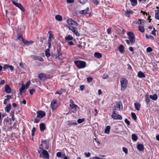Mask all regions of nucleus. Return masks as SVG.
Here are the masks:
<instances>
[{
	"label": "nucleus",
	"instance_id": "1",
	"mask_svg": "<svg viewBox=\"0 0 159 159\" xmlns=\"http://www.w3.org/2000/svg\"><path fill=\"white\" fill-rule=\"evenodd\" d=\"M67 22L68 25L67 27L69 30L76 28L79 25L77 22L73 20L71 18L68 19Z\"/></svg>",
	"mask_w": 159,
	"mask_h": 159
},
{
	"label": "nucleus",
	"instance_id": "2",
	"mask_svg": "<svg viewBox=\"0 0 159 159\" xmlns=\"http://www.w3.org/2000/svg\"><path fill=\"white\" fill-rule=\"evenodd\" d=\"M38 153L39 154V157L43 159H49V155L46 150H38Z\"/></svg>",
	"mask_w": 159,
	"mask_h": 159
},
{
	"label": "nucleus",
	"instance_id": "3",
	"mask_svg": "<svg viewBox=\"0 0 159 159\" xmlns=\"http://www.w3.org/2000/svg\"><path fill=\"white\" fill-rule=\"evenodd\" d=\"M121 83V90L123 91L126 89L127 85V80L124 78H121L120 80Z\"/></svg>",
	"mask_w": 159,
	"mask_h": 159
},
{
	"label": "nucleus",
	"instance_id": "4",
	"mask_svg": "<svg viewBox=\"0 0 159 159\" xmlns=\"http://www.w3.org/2000/svg\"><path fill=\"white\" fill-rule=\"evenodd\" d=\"M74 63L77 67L79 68H84L86 66V63L84 61H76Z\"/></svg>",
	"mask_w": 159,
	"mask_h": 159
},
{
	"label": "nucleus",
	"instance_id": "5",
	"mask_svg": "<svg viewBox=\"0 0 159 159\" xmlns=\"http://www.w3.org/2000/svg\"><path fill=\"white\" fill-rule=\"evenodd\" d=\"M128 35L130 43H134L135 42V40L134 33L131 32H128Z\"/></svg>",
	"mask_w": 159,
	"mask_h": 159
},
{
	"label": "nucleus",
	"instance_id": "6",
	"mask_svg": "<svg viewBox=\"0 0 159 159\" xmlns=\"http://www.w3.org/2000/svg\"><path fill=\"white\" fill-rule=\"evenodd\" d=\"M111 117L114 119L121 120L122 119V117L120 115H117L115 111H113L112 114L111 116Z\"/></svg>",
	"mask_w": 159,
	"mask_h": 159
},
{
	"label": "nucleus",
	"instance_id": "7",
	"mask_svg": "<svg viewBox=\"0 0 159 159\" xmlns=\"http://www.w3.org/2000/svg\"><path fill=\"white\" fill-rule=\"evenodd\" d=\"M42 143L40 144V145L39 146V149L38 150H44V149H43V144H45L46 145V147L45 148V149H48L49 147L48 146H47V143L46 140H43L41 141Z\"/></svg>",
	"mask_w": 159,
	"mask_h": 159
},
{
	"label": "nucleus",
	"instance_id": "8",
	"mask_svg": "<svg viewBox=\"0 0 159 159\" xmlns=\"http://www.w3.org/2000/svg\"><path fill=\"white\" fill-rule=\"evenodd\" d=\"M37 117L41 118L45 116V112L44 111H38L37 112Z\"/></svg>",
	"mask_w": 159,
	"mask_h": 159
},
{
	"label": "nucleus",
	"instance_id": "9",
	"mask_svg": "<svg viewBox=\"0 0 159 159\" xmlns=\"http://www.w3.org/2000/svg\"><path fill=\"white\" fill-rule=\"evenodd\" d=\"M23 43L25 45L27 46H29L30 45L34 43V41H28L26 40L25 39L24 40V42H23Z\"/></svg>",
	"mask_w": 159,
	"mask_h": 159
},
{
	"label": "nucleus",
	"instance_id": "10",
	"mask_svg": "<svg viewBox=\"0 0 159 159\" xmlns=\"http://www.w3.org/2000/svg\"><path fill=\"white\" fill-rule=\"evenodd\" d=\"M77 27L70 30L75 34L77 36L80 35V34L77 30Z\"/></svg>",
	"mask_w": 159,
	"mask_h": 159
},
{
	"label": "nucleus",
	"instance_id": "11",
	"mask_svg": "<svg viewBox=\"0 0 159 159\" xmlns=\"http://www.w3.org/2000/svg\"><path fill=\"white\" fill-rule=\"evenodd\" d=\"M138 149L139 151H142L144 149L143 145L142 144H139L137 146Z\"/></svg>",
	"mask_w": 159,
	"mask_h": 159
},
{
	"label": "nucleus",
	"instance_id": "12",
	"mask_svg": "<svg viewBox=\"0 0 159 159\" xmlns=\"http://www.w3.org/2000/svg\"><path fill=\"white\" fill-rule=\"evenodd\" d=\"M67 125H76L77 123L76 122H73L72 121L68 120L66 122Z\"/></svg>",
	"mask_w": 159,
	"mask_h": 159
},
{
	"label": "nucleus",
	"instance_id": "13",
	"mask_svg": "<svg viewBox=\"0 0 159 159\" xmlns=\"http://www.w3.org/2000/svg\"><path fill=\"white\" fill-rule=\"evenodd\" d=\"M134 106L135 109L137 111H139L141 107V104L137 102L134 103Z\"/></svg>",
	"mask_w": 159,
	"mask_h": 159
},
{
	"label": "nucleus",
	"instance_id": "14",
	"mask_svg": "<svg viewBox=\"0 0 159 159\" xmlns=\"http://www.w3.org/2000/svg\"><path fill=\"white\" fill-rule=\"evenodd\" d=\"M39 77L41 80H44L46 79V76L43 74H39Z\"/></svg>",
	"mask_w": 159,
	"mask_h": 159
},
{
	"label": "nucleus",
	"instance_id": "15",
	"mask_svg": "<svg viewBox=\"0 0 159 159\" xmlns=\"http://www.w3.org/2000/svg\"><path fill=\"white\" fill-rule=\"evenodd\" d=\"M89 7H87L86 10H83L80 11L79 13L80 14H87L88 12H89Z\"/></svg>",
	"mask_w": 159,
	"mask_h": 159
},
{
	"label": "nucleus",
	"instance_id": "16",
	"mask_svg": "<svg viewBox=\"0 0 159 159\" xmlns=\"http://www.w3.org/2000/svg\"><path fill=\"white\" fill-rule=\"evenodd\" d=\"M40 130L41 131H43L45 130L46 126L45 124L43 123L40 124L39 125Z\"/></svg>",
	"mask_w": 159,
	"mask_h": 159
},
{
	"label": "nucleus",
	"instance_id": "17",
	"mask_svg": "<svg viewBox=\"0 0 159 159\" xmlns=\"http://www.w3.org/2000/svg\"><path fill=\"white\" fill-rule=\"evenodd\" d=\"M133 12V11L131 10H130L128 11L127 10L126 11H125V15L127 17H129L130 14H132Z\"/></svg>",
	"mask_w": 159,
	"mask_h": 159
},
{
	"label": "nucleus",
	"instance_id": "18",
	"mask_svg": "<svg viewBox=\"0 0 159 159\" xmlns=\"http://www.w3.org/2000/svg\"><path fill=\"white\" fill-rule=\"evenodd\" d=\"M94 56L95 57L99 59L102 57V54L98 52H95L94 54Z\"/></svg>",
	"mask_w": 159,
	"mask_h": 159
},
{
	"label": "nucleus",
	"instance_id": "19",
	"mask_svg": "<svg viewBox=\"0 0 159 159\" xmlns=\"http://www.w3.org/2000/svg\"><path fill=\"white\" fill-rule=\"evenodd\" d=\"M56 103V100H53L51 102L50 107L52 109H55L54 105Z\"/></svg>",
	"mask_w": 159,
	"mask_h": 159
},
{
	"label": "nucleus",
	"instance_id": "20",
	"mask_svg": "<svg viewBox=\"0 0 159 159\" xmlns=\"http://www.w3.org/2000/svg\"><path fill=\"white\" fill-rule=\"evenodd\" d=\"M124 46L122 45H120L118 47V49L120 52L123 53L124 51Z\"/></svg>",
	"mask_w": 159,
	"mask_h": 159
},
{
	"label": "nucleus",
	"instance_id": "21",
	"mask_svg": "<svg viewBox=\"0 0 159 159\" xmlns=\"http://www.w3.org/2000/svg\"><path fill=\"white\" fill-rule=\"evenodd\" d=\"M149 98L153 100H156L157 98V96L156 94H154L153 95H150Z\"/></svg>",
	"mask_w": 159,
	"mask_h": 159
},
{
	"label": "nucleus",
	"instance_id": "22",
	"mask_svg": "<svg viewBox=\"0 0 159 159\" xmlns=\"http://www.w3.org/2000/svg\"><path fill=\"white\" fill-rule=\"evenodd\" d=\"M5 91L7 93H9L11 92V89L8 85H7L6 86Z\"/></svg>",
	"mask_w": 159,
	"mask_h": 159
},
{
	"label": "nucleus",
	"instance_id": "23",
	"mask_svg": "<svg viewBox=\"0 0 159 159\" xmlns=\"http://www.w3.org/2000/svg\"><path fill=\"white\" fill-rule=\"evenodd\" d=\"M138 75L139 77L140 78H144L145 76V75L141 71H140L138 72Z\"/></svg>",
	"mask_w": 159,
	"mask_h": 159
},
{
	"label": "nucleus",
	"instance_id": "24",
	"mask_svg": "<svg viewBox=\"0 0 159 159\" xmlns=\"http://www.w3.org/2000/svg\"><path fill=\"white\" fill-rule=\"evenodd\" d=\"M11 106L10 104H8L5 108L6 111L9 112L11 109Z\"/></svg>",
	"mask_w": 159,
	"mask_h": 159
},
{
	"label": "nucleus",
	"instance_id": "25",
	"mask_svg": "<svg viewBox=\"0 0 159 159\" xmlns=\"http://www.w3.org/2000/svg\"><path fill=\"white\" fill-rule=\"evenodd\" d=\"M25 89V86L24 84H22L21 86V88L20 89V94H21L24 90Z\"/></svg>",
	"mask_w": 159,
	"mask_h": 159
},
{
	"label": "nucleus",
	"instance_id": "26",
	"mask_svg": "<svg viewBox=\"0 0 159 159\" xmlns=\"http://www.w3.org/2000/svg\"><path fill=\"white\" fill-rule=\"evenodd\" d=\"M56 19L59 21H61L62 20V17L60 15H57L55 16Z\"/></svg>",
	"mask_w": 159,
	"mask_h": 159
},
{
	"label": "nucleus",
	"instance_id": "27",
	"mask_svg": "<svg viewBox=\"0 0 159 159\" xmlns=\"http://www.w3.org/2000/svg\"><path fill=\"white\" fill-rule=\"evenodd\" d=\"M110 129V127L109 125H107L105 129V133L107 134H109Z\"/></svg>",
	"mask_w": 159,
	"mask_h": 159
},
{
	"label": "nucleus",
	"instance_id": "28",
	"mask_svg": "<svg viewBox=\"0 0 159 159\" xmlns=\"http://www.w3.org/2000/svg\"><path fill=\"white\" fill-rule=\"evenodd\" d=\"M132 139L134 141H136L138 139L137 136L134 134H133L131 136Z\"/></svg>",
	"mask_w": 159,
	"mask_h": 159
},
{
	"label": "nucleus",
	"instance_id": "29",
	"mask_svg": "<svg viewBox=\"0 0 159 159\" xmlns=\"http://www.w3.org/2000/svg\"><path fill=\"white\" fill-rule=\"evenodd\" d=\"M4 121L6 122L7 125H11V123L10 122L11 121V119H8V118L7 119L5 118L4 119Z\"/></svg>",
	"mask_w": 159,
	"mask_h": 159
},
{
	"label": "nucleus",
	"instance_id": "30",
	"mask_svg": "<svg viewBox=\"0 0 159 159\" xmlns=\"http://www.w3.org/2000/svg\"><path fill=\"white\" fill-rule=\"evenodd\" d=\"M35 60H38L41 61H43V59L41 57H39L37 56H33Z\"/></svg>",
	"mask_w": 159,
	"mask_h": 159
},
{
	"label": "nucleus",
	"instance_id": "31",
	"mask_svg": "<svg viewBox=\"0 0 159 159\" xmlns=\"http://www.w3.org/2000/svg\"><path fill=\"white\" fill-rule=\"evenodd\" d=\"M70 107L71 109L75 108L76 109L77 108H79L78 106L74 103L70 104Z\"/></svg>",
	"mask_w": 159,
	"mask_h": 159
},
{
	"label": "nucleus",
	"instance_id": "32",
	"mask_svg": "<svg viewBox=\"0 0 159 159\" xmlns=\"http://www.w3.org/2000/svg\"><path fill=\"white\" fill-rule=\"evenodd\" d=\"M65 39L66 40H71L73 39V37L70 35H67L65 37Z\"/></svg>",
	"mask_w": 159,
	"mask_h": 159
},
{
	"label": "nucleus",
	"instance_id": "33",
	"mask_svg": "<svg viewBox=\"0 0 159 159\" xmlns=\"http://www.w3.org/2000/svg\"><path fill=\"white\" fill-rule=\"evenodd\" d=\"M45 55L47 57H49L50 56V50L49 48H48L46 49L45 51Z\"/></svg>",
	"mask_w": 159,
	"mask_h": 159
},
{
	"label": "nucleus",
	"instance_id": "34",
	"mask_svg": "<svg viewBox=\"0 0 159 159\" xmlns=\"http://www.w3.org/2000/svg\"><path fill=\"white\" fill-rule=\"evenodd\" d=\"M132 6H134L137 4V0H130Z\"/></svg>",
	"mask_w": 159,
	"mask_h": 159
},
{
	"label": "nucleus",
	"instance_id": "35",
	"mask_svg": "<svg viewBox=\"0 0 159 159\" xmlns=\"http://www.w3.org/2000/svg\"><path fill=\"white\" fill-rule=\"evenodd\" d=\"M17 36V39H18V40L20 41H22L23 42H24V40L25 39H24L22 35H18Z\"/></svg>",
	"mask_w": 159,
	"mask_h": 159
},
{
	"label": "nucleus",
	"instance_id": "36",
	"mask_svg": "<svg viewBox=\"0 0 159 159\" xmlns=\"http://www.w3.org/2000/svg\"><path fill=\"white\" fill-rule=\"evenodd\" d=\"M139 30L142 33H143L144 32L145 30L144 27L141 26H139Z\"/></svg>",
	"mask_w": 159,
	"mask_h": 159
},
{
	"label": "nucleus",
	"instance_id": "37",
	"mask_svg": "<svg viewBox=\"0 0 159 159\" xmlns=\"http://www.w3.org/2000/svg\"><path fill=\"white\" fill-rule=\"evenodd\" d=\"M131 116L132 118L134 120H136L137 119V116L134 113H132L131 114Z\"/></svg>",
	"mask_w": 159,
	"mask_h": 159
},
{
	"label": "nucleus",
	"instance_id": "38",
	"mask_svg": "<svg viewBox=\"0 0 159 159\" xmlns=\"http://www.w3.org/2000/svg\"><path fill=\"white\" fill-rule=\"evenodd\" d=\"M63 91H64V90L61 89L60 90H57L56 93L59 94H61Z\"/></svg>",
	"mask_w": 159,
	"mask_h": 159
},
{
	"label": "nucleus",
	"instance_id": "39",
	"mask_svg": "<svg viewBox=\"0 0 159 159\" xmlns=\"http://www.w3.org/2000/svg\"><path fill=\"white\" fill-rule=\"evenodd\" d=\"M18 7L19 9H20L22 11H25V9L24 8V7L21 4H20L19 5V6Z\"/></svg>",
	"mask_w": 159,
	"mask_h": 159
},
{
	"label": "nucleus",
	"instance_id": "40",
	"mask_svg": "<svg viewBox=\"0 0 159 159\" xmlns=\"http://www.w3.org/2000/svg\"><path fill=\"white\" fill-rule=\"evenodd\" d=\"M150 99L149 98L148 96L147 95H146L145 97V101L147 104L149 103L150 102Z\"/></svg>",
	"mask_w": 159,
	"mask_h": 159
},
{
	"label": "nucleus",
	"instance_id": "41",
	"mask_svg": "<svg viewBox=\"0 0 159 159\" xmlns=\"http://www.w3.org/2000/svg\"><path fill=\"white\" fill-rule=\"evenodd\" d=\"M12 2L14 5L18 7L19 6V5L20 4V3H18L15 1H13Z\"/></svg>",
	"mask_w": 159,
	"mask_h": 159
},
{
	"label": "nucleus",
	"instance_id": "42",
	"mask_svg": "<svg viewBox=\"0 0 159 159\" xmlns=\"http://www.w3.org/2000/svg\"><path fill=\"white\" fill-rule=\"evenodd\" d=\"M84 120V119H79L77 120V122L79 124H80L83 122Z\"/></svg>",
	"mask_w": 159,
	"mask_h": 159
},
{
	"label": "nucleus",
	"instance_id": "43",
	"mask_svg": "<svg viewBox=\"0 0 159 159\" xmlns=\"http://www.w3.org/2000/svg\"><path fill=\"white\" fill-rule=\"evenodd\" d=\"M122 150L125 153L127 154L128 153V150L125 147H123Z\"/></svg>",
	"mask_w": 159,
	"mask_h": 159
},
{
	"label": "nucleus",
	"instance_id": "44",
	"mask_svg": "<svg viewBox=\"0 0 159 159\" xmlns=\"http://www.w3.org/2000/svg\"><path fill=\"white\" fill-rule=\"evenodd\" d=\"M80 3L82 4H85L87 2V0H79Z\"/></svg>",
	"mask_w": 159,
	"mask_h": 159
},
{
	"label": "nucleus",
	"instance_id": "45",
	"mask_svg": "<svg viewBox=\"0 0 159 159\" xmlns=\"http://www.w3.org/2000/svg\"><path fill=\"white\" fill-rule=\"evenodd\" d=\"M87 81L89 83L90 82L93 80V78L92 77H89L87 78Z\"/></svg>",
	"mask_w": 159,
	"mask_h": 159
},
{
	"label": "nucleus",
	"instance_id": "46",
	"mask_svg": "<svg viewBox=\"0 0 159 159\" xmlns=\"http://www.w3.org/2000/svg\"><path fill=\"white\" fill-rule=\"evenodd\" d=\"M156 31L157 30L155 29V28H153V31H152L151 34H152V35H154L155 36L156 35Z\"/></svg>",
	"mask_w": 159,
	"mask_h": 159
},
{
	"label": "nucleus",
	"instance_id": "47",
	"mask_svg": "<svg viewBox=\"0 0 159 159\" xmlns=\"http://www.w3.org/2000/svg\"><path fill=\"white\" fill-rule=\"evenodd\" d=\"M57 156V157H61V152H57L56 154Z\"/></svg>",
	"mask_w": 159,
	"mask_h": 159
},
{
	"label": "nucleus",
	"instance_id": "48",
	"mask_svg": "<svg viewBox=\"0 0 159 159\" xmlns=\"http://www.w3.org/2000/svg\"><path fill=\"white\" fill-rule=\"evenodd\" d=\"M152 51V49L150 47H148L147 48V52H150Z\"/></svg>",
	"mask_w": 159,
	"mask_h": 159
},
{
	"label": "nucleus",
	"instance_id": "49",
	"mask_svg": "<svg viewBox=\"0 0 159 159\" xmlns=\"http://www.w3.org/2000/svg\"><path fill=\"white\" fill-rule=\"evenodd\" d=\"M61 46H58L57 48V52H61Z\"/></svg>",
	"mask_w": 159,
	"mask_h": 159
},
{
	"label": "nucleus",
	"instance_id": "50",
	"mask_svg": "<svg viewBox=\"0 0 159 159\" xmlns=\"http://www.w3.org/2000/svg\"><path fill=\"white\" fill-rule=\"evenodd\" d=\"M125 123L128 125H130V122L127 119H125Z\"/></svg>",
	"mask_w": 159,
	"mask_h": 159
},
{
	"label": "nucleus",
	"instance_id": "51",
	"mask_svg": "<svg viewBox=\"0 0 159 159\" xmlns=\"http://www.w3.org/2000/svg\"><path fill=\"white\" fill-rule=\"evenodd\" d=\"M68 44L70 46L73 45H74L73 42L72 41H68Z\"/></svg>",
	"mask_w": 159,
	"mask_h": 159
},
{
	"label": "nucleus",
	"instance_id": "52",
	"mask_svg": "<svg viewBox=\"0 0 159 159\" xmlns=\"http://www.w3.org/2000/svg\"><path fill=\"white\" fill-rule=\"evenodd\" d=\"M155 18L157 20L159 19V15L158 13H155Z\"/></svg>",
	"mask_w": 159,
	"mask_h": 159
},
{
	"label": "nucleus",
	"instance_id": "53",
	"mask_svg": "<svg viewBox=\"0 0 159 159\" xmlns=\"http://www.w3.org/2000/svg\"><path fill=\"white\" fill-rule=\"evenodd\" d=\"M35 91L34 89H32L30 90V93L31 95H32L34 92Z\"/></svg>",
	"mask_w": 159,
	"mask_h": 159
},
{
	"label": "nucleus",
	"instance_id": "54",
	"mask_svg": "<svg viewBox=\"0 0 159 159\" xmlns=\"http://www.w3.org/2000/svg\"><path fill=\"white\" fill-rule=\"evenodd\" d=\"M84 155L87 157H89L91 155V154L89 152H88V153L85 152L84 153Z\"/></svg>",
	"mask_w": 159,
	"mask_h": 159
},
{
	"label": "nucleus",
	"instance_id": "55",
	"mask_svg": "<svg viewBox=\"0 0 159 159\" xmlns=\"http://www.w3.org/2000/svg\"><path fill=\"white\" fill-rule=\"evenodd\" d=\"M11 98V97L10 95H7V98L5 99L6 100H9V99H10Z\"/></svg>",
	"mask_w": 159,
	"mask_h": 159
},
{
	"label": "nucleus",
	"instance_id": "56",
	"mask_svg": "<svg viewBox=\"0 0 159 159\" xmlns=\"http://www.w3.org/2000/svg\"><path fill=\"white\" fill-rule=\"evenodd\" d=\"M108 76V75L107 74H104L102 77V78L104 79H106Z\"/></svg>",
	"mask_w": 159,
	"mask_h": 159
},
{
	"label": "nucleus",
	"instance_id": "57",
	"mask_svg": "<svg viewBox=\"0 0 159 159\" xmlns=\"http://www.w3.org/2000/svg\"><path fill=\"white\" fill-rule=\"evenodd\" d=\"M93 2V3L95 4H98L99 2L98 0H92Z\"/></svg>",
	"mask_w": 159,
	"mask_h": 159
},
{
	"label": "nucleus",
	"instance_id": "58",
	"mask_svg": "<svg viewBox=\"0 0 159 159\" xmlns=\"http://www.w3.org/2000/svg\"><path fill=\"white\" fill-rule=\"evenodd\" d=\"M30 81H28L26 83V87L27 88H28L30 85Z\"/></svg>",
	"mask_w": 159,
	"mask_h": 159
},
{
	"label": "nucleus",
	"instance_id": "59",
	"mask_svg": "<svg viewBox=\"0 0 159 159\" xmlns=\"http://www.w3.org/2000/svg\"><path fill=\"white\" fill-rule=\"evenodd\" d=\"M50 31L49 32H48L49 33V37L48 38L52 39V38L53 37V35L51 33H50Z\"/></svg>",
	"mask_w": 159,
	"mask_h": 159
},
{
	"label": "nucleus",
	"instance_id": "60",
	"mask_svg": "<svg viewBox=\"0 0 159 159\" xmlns=\"http://www.w3.org/2000/svg\"><path fill=\"white\" fill-rule=\"evenodd\" d=\"M84 86L83 85H81L80 86V90L82 91L84 89Z\"/></svg>",
	"mask_w": 159,
	"mask_h": 159
},
{
	"label": "nucleus",
	"instance_id": "61",
	"mask_svg": "<svg viewBox=\"0 0 159 159\" xmlns=\"http://www.w3.org/2000/svg\"><path fill=\"white\" fill-rule=\"evenodd\" d=\"M9 66L8 65H5L4 66H3V69H6L8 68H9Z\"/></svg>",
	"mask_w": 159,
	"mask_h": 159
},
{
	"label": "nucleus",
	"instance_id": "62",
	"mask_svg": "<svg viewBox=\"0 0 159 159\" xmlns=\"http://www.w3.org/2000/svg\"><path fill=\"white\" fill-rule=\"evenodd\" d=\"M39 120H40L35 118L34 120V122L36 123H39Z\"/></svg>",
	"mask_w": 159,
	"mask_h": 159
},
{
	"label": "nucleus",
	"instance_id": "63",
	"mask_svg": "<svg viewBox=\"0 0 159 159\" xmlns=\"http://www.w3.org/2000/svg\"><path fill=\"white\" fill-rule=\"evenodd\" d=\"M107 33L109 34H110L111 33V30L109 28L107 29Z\"/></svg>",
	"mask_w": 159,
	"mask_h": 159
},
{
	"label": "nucleus",
	"instance_id": "64",
	"mask_svg": "<svg viewBox=\"0 0 159 159\" xmlns=\"http://www.w3.org/2000/svg\"><path fill=\"white\" fill-rule=\"evenodd\" d=\"M9 67L10 68L11 71H13L14 70V68L12 66H9Z\"/></svg>",
	"mask_w": 159,
	"mask_h": 159
}]
</instances>
